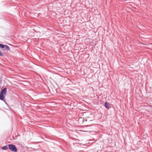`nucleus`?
<instances>
[{"mask_svg":"<svg viewBox=\"0 0 152 152\" xmlns=\"http://www.w3.org/2000/svg\"><path fill=\"white\" fill-rule=\"evenodd\" d=\"M3 56V54L0 51V56Z\"/></svg>","mask_w":152,"mask_h":152,"instance_id":"nucleus-7","label":"nucleus"},{"mask_svg":"<svg viewBox=\"0 0 152 152\" xmlns=\"http://www.w3.org/2000/svg\"><path fill=\"white\" fill-rule=\"evenodd\" d=\"M1 79L0 80V83L1 84Z\"/></svg>","mask_w":152,"mask_h":152,"instance_id":"nucleus-8","label":"nucleus"},{"mask_svg":"<svg viewBox=\"0 0 152 152\" xmlns=\"http://www.w3.org/2000/svg\"><path fill=\"white\" fill-rule=\"evenodd\" d=\"M10 47L7 45H5L4 47V48L3 50H6L7 51H8L10 50Z\"/></svg>","mask_w":152,"mask_h":152,"instance_id":"nucleus-3","label":"nucleus"},{"mask_svg":"<svg viewBox=\"0 0 152 152\" xmlns=\"http://www.w3.org/2000/svg\"><path fill=\"white\" fill-rule=\"evenodd\" d=\"M7 89L5 87L1 91L0 93V100L4 101L6 94Z\"/></svg>","mask_w":152,"mask_h":152,"instance_id":"nucleus-1","label":"nucleus"},{"mask_svg":"<svg viewBox=\"0 0 152 152\" xmlns=\"http://www.w3.org/2000/svg\"><path fill=\"white\" fill-rule=\"evenodd\" d=\"M5 45L0 44V48L1 49H3L4 48V47L5 46Z\"/></svg>","mask_w":152,"mask_h":152,"instance_id":"nucleus-6","label":"nucleus"},{"mask_svg":"<svg viewBox=\"0 0 152 152\" xmlns=\"http://www.w3.org/2000/svg\"><path fill=\"white\" fill-rule=\"evenodd\" d=\"M8 146L6 145L2 147V149L3 150H6L8 148Z\"/></svg>","mask_w":152,"mask_h":152,"instance_id":"nucleus-5","label":"nucleus"},{"mask_svg":"<svg viewBox=\"0 0 152 152\" xmlns=\"http://www.w3.org/2000/svg\"><path fill=\"white\" fill-rule=\"evenodd\" d=\"M8 147L9 149L13 152H16L17 151V148L14 145L9 144Z\"/></svg>","mask_w":152,"mask_h":152,"instance_id":"nucleus-2","label":"nucleus"},{"mask_svg":"<svg viewBox=\"0 0 152 152\" xmlns=\"http://www.w3.org/2000/svg\"><path fill=\"white\" fill-rule=\"evenodd\" d=\"M105 107L106 108L109 109V108L110 105L107 102H105L104 104Z\"/></svg>","mask_w":152,"mask_h":152,"instance_id":"nucleus-4","label":"nucleus"}]
</instances>
